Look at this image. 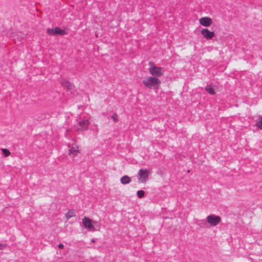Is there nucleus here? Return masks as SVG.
<instances>
[{
  "label": "nucleus",
  "instance_id": "1",
  "mask_svg": "<svg viewBox=\"0 0 262 262\" xmlns=\"http://www.w3.org/2000/svg\"><path fill=\"white\" fill-rule=\"evenodd\" d=\"M143 84L147 89L158 90L161 85V80L156 77L147 76L142 80Z\"/></svg>",
  "mask_w": 262,
  "mask_h": 262
},
{
  "label": "nucleus",
  "instance_id": "2",
  "mask_svg": "<svg viewBox=\"0 0 262 262\" xmlns=\"http://www.w3.org/2000/svg\"><path fill=\"white\" fill-rule=\"evenodd\" d=\"M83 226L89 231L94 232L99 229L98 222L93 221L88 217H84L82 219Z\"/></svg>",
  "mask_w": 262,
  "mask_h": 262
},
{
  "label": "nucleus",
  "instance_id": "3",
  "mask_svg": "<svg viewBox=\"0 0 262 262\" xmlns=\"http://www.w3.org/2000/svg\"><path fill=\"white\" fill-rule=\"evenodd\" d=\"M68 155L71 158H74L80 152V147L75 140L72 141L68 144Z\"/></svg>",
  "mask_w": 262,
  "mask_h": 262
},
{
  "label": "nucleus",
  "instance_id": "4",
  "mask_svg": "<svg viewBox=\"0 0 262 262\" xmlns=\"http://www.w3.org/2000/svg\"><path fill=\"white\" fill-rule=\"evenodd\" d=\"M151 170L146 168H141L138 172V181L139 183L145 184L149 180Z\"/></svg>",
  "mask_w": 262,
  "mask_h": 262
},
{
  "label": "nucleus",
  "instance_id": "5",
  "mask_svg": "<svg viewBox=\"0 0 262 262\" xmlns=\"http://www.w3.org/2000/svg\"><path fill=\"white\" fill-rule=\"evenodd\" d=\"M148 72L152 77H156V78H159V77L163 75L164 70L163 68L157 67L153 63H150Z\"/></svg>",
  "mask_w": 262,
  "mask_h": 262
},
{
  "label": "nucleus",
  "instance_id": "6",
  "mask_svg": "<svg viewBox=\"0 0 262 262\" xmlns=\"http://www.w3.org/2000/svg\"><path fill=\"white\" fill-rule=\"evenodd\" d=\"M221 217L214 214H209L206 217V223L209 227H211L217 226L221 222Z\"/></svg>",
  "mask_w": 262,
  "mask_h": 262
},
{
  "label": "nucleus",
  "instance_id": "7",
  "mask_svg": "<svg viewBox=\"0 0 262 262\" xmlns=\"http://www.w3.org/2000/svg\"><path fill=\"white\" fill-rule=\"evenodd\" d=\"M47 33L50 35H64L67 34L65 30L58 27L49 28L47 30Z\"/></svg>",
  "mask_w": 262,
  "mask_h": 262
},
{
  "label": "nucleus",
  "instance_id": "8",
  "mask_svg": "<svg viewBox=\"0 0 262 262\" xmlns=\"http://www.w3.org/2000/svg\"><path fill=\"white\" fill-rule=\"evenodd\" d=\"M89 125V121L88 119H82L78 122L76 126V130L78 132H82L86 130Z\"/></svg>",
  "mask_w": 262,
  "mask_h": 262
},
{
  "label": "nucleus",
  "instance_id": "9",
  "mask_svg": "<svg viewBox=\"0 0 262 262\" xmlns=\"http://www.w3.org/2000/svg\"><path fill=\"white\" fill-rule=\"evenodd\" d=\"M201 34L207 40L212 39L215 36L214 32L210 31L208 29H203L201 31Z\"/></svg>",
  "mask_w": 262,
  "mask_h": 262
},
{
  "label": "nucleus",
  "instance_id": "10",
  "mask_svg": "<svg viewBox=\"0 0 262 262\" xmlns=\"http://www.w3.org/2000/svg\"><path fill=\"white\" fill-rule=\"evenodd\" d=\"M200 24L204 27H208L210 26L212 23V20L209 17H203L199 19Z\"/></svg>",
  "mask_w": 262,
  "mask_h": 262
},
{
  "label": "nucleus",
  "instance_id": "11",
  "mask_svg": "<svg viewBox=\"0 0 262 262\" xmlns=\"http://www.w3.org/2000/svg\"><path fill=\"white\" fill-rule=\"evenodd\" d=\"M120 182L122 184H128L131 182V178L128 176H124L120 179Z\"/></svg>",
  "mask_w": 262,
  "mask_h": 262
},
{
  "label": "nucleus",
  "instance_id": "12",
  "mask_svg": "<svg viewBox=\"0 0 262 262\" xmlns=\"http://www.w3.org/2000/svg\"><path fill=\"white\" fill-rule=\"evenodd\" d=\"M66 217L67 220H69L71 219L72 217L76 216V213L75 211L73 210H69L66 213Z\"/></svg>",
  "mask_w": 262,
  "mask_h": 262
},
{
  "label": "nucleus",
  "instance_id": "13",
  "mask_svg": "<svg viewBox=\"0 0 262 262\" xmlns=\"http://www.w3.org/2000/svg\"><path fill=\"white\" fill-rule=\"evenodd\" d=\"M205 90L210 95H214L215 94V90L211 85L206 86Z\"/></svg>",
  "mask_w": 262,
  "mask_h": 262
},
{
  "label": "nucleus",
  "instance_id": "14",
  "mask_svg": "<svg viewBox=\"0 0 262 262\" xmlns=\"http://www.w3.org/2000/svg\"><path fill=\"white\" fill-rule=\"evenodd\" d=\"M1 150L3 154L6 157H9L11 155V152L9 150L6 148H2Z\"/></svg>",
  "mask_w": 262,
  "mask_h": 262
},
{
  "label": "nucleus",
  "instance_id": "15",
  "mask_svg": "<svg viewBox=\"0 0 262 262\" xmlns=\"http://www.w3.org/2000/svg\"><path fill=\"white\" fill-rule=\"evenodd\" d=\"M139 198H142L145 195V192L143 190H138L137 192Z\"/></svg>",
  "mask_w": 262,
  "mask_h": 262
},
{
  "label": "nucleus",
  "instance_id": "16",
  "mask_svg": "<svg viewBox=\"0 0 262 262\" xmlns=\"http://www.w3.org/2000/svg\"><path fill=\"white\" fill-rule=\"evenodd\" d=\"M112 119H113V120L115 122H118V117H117V116L116 114H114L113 115L112 117H111Z\"/></svg>",
  "mask_w": 262,
  "mask_h": 262
},
{
  "label": "nucleus",
  "instance_id": "17",
  "mask_svg": "<svg viewBox=\"0 0 262 262\" xmlns=\"http://www.w3.org/2000/svg\"><path fill=\"white\" fill-rule=\"evenodd\" d=\"M256 126L260 129L262 128V119L261 118L260 120L258 122L256 123Z\"/></svg>",
  "mask_w": 262,
  "mask_h": 262
},
{
  "label": "nucleus",
  "instance_id": "18",
  "mask_svg": "<svg viewBox=\"0 0 262 262\" xmlns=\"http://www.w3.org/2000/svg\"><path fill=\"white\" fill-rule=\"evenodd\" d=\"M6 247V244L0 243V250L4 249Z\"/></svg>",
  "mask_w": 262,
  "mask_h": 262
},
{
  "label": "nucleus",
  "instance_id": "19",
  "mask_svg": "<svg viewBox=\"0 0 262 262\" xmlns=\"http://www.w3.org/2000/svg\"><path fill=\"white\" fill-rule=\"evenodd\" d=\"M59 249H62L64 248V246L62 244H59L58 246Z\"/></svg>",
  "mask_w": 262,
  "mask_h": 262
}]
</instances>
